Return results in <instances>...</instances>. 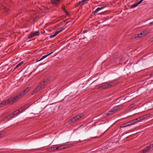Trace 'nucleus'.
<instances>
[{"label":"nucleus","instance_id":"1","mask_svg":"<svg viewBox=\"0 0 153 153\" xmlns=\"http://www.w3.org/2000/svg\"><path fill=\"white\" fill-rule=\"evenodd\" d=\"M22 93H19L15 97H11L9 98L6 100H8V104H10L11 105L13 104L16 101L19 100V99L22 98Z\"/></svg>","mask_w":153,"mask_h":153},{"label":"nucleus","instance_id":"2","mask_svg":"<svg viewBox=\"0 0 153 153\" xmlns=\"http://www.w3.org/2000/svg\"><path fill=\"white\" fill-rule=\"evenodd\" d=\"M120 109V108L119 106H117L113 108L111 111L108 112L110 114V115L116 112L118 110Z\"/></svg>","mask_w":153,"mask_h":153},{"label":"nucleus","instance_id":"3","mask_svg":"<svg viewBox=\"0 0 153 153\" xmlns=\"http://www.w3.org/2000/svg\"><path fill=\"white\" fill-rule=\"evenodd\" d=\"M153 147V144H151L149 146L146 147L144 149L141 150L140 152L141 153H146Z\"/></svg>","mask_w":153,"mask_h":153},{"label":"nucleus","instance_id":"4","mask_svg":"<svg viewBox=\"0 0 153 153\" xmlns=\"http://www.w3.org/2000/svg\"><path fill=\"white\" fill-rule=\"evenodd\" d=\"M49 81V79L47 78L46 79H44L43 81L42 82L40 85L37 87H39L40 89L43 87H44L45 85Z\"/></svg>","mask_w":153,"mask_h":153},{"label":"nucleus","instance_id":"5","mask_svg":"<svg viewBox=\"0 0 153 153\" xmlns=\"http://www.w3.org/2000/svg\"><path fill=\"white\" fill-rule=\"evenodd\" d=\"M105 7H99L97 8L95 10L93 11L92 13V14L93 15H95L98 11H99L100 10L104 9Z\"/></svg>","mask_w":153,"mask_h":153},{"label":"nucleus","instance_id":"6","mask_svg":"<svg viewBox=\"0 0 153 153\" xmlns=\"http://www.w3.org/2000/svg\"><path fill=\"white\" fill-rule=\"evenodd\" d=\"M30 87H28L24 89L22 92H20V93H22V95L23 96L24 95H25L26 93H27L30 90Z\"/></svg>","mask_w":153,"mask_h":153},{"label":"nucleus","instance_id":"7","mask_svg":"<svg viewBox=\"0 0 153 153\" xmlns=\"http://www.w3.org/2000/svg\"><path fill=\"white\" fill-rule=\"evenodd\" d=\"M63 0H51V3L53 4H57L62 1Z\"/></svg>","mask_w":153,"mask_h":153},{"label":"nucleus","instance_id":"8","mask_svg":"<svg viewBox=\"0 0 153 153\" xmlns=\"http://www.w3.org/2000/svg\"><path fill=\"white\" fill-rule=\"evenodd\" d=\"M8 100H6L0 103V107L1 106H4L7 104H8Z\"/></svg>","mask_w":153,"mask_h":153},{"label":"nucleus","instance_id":"9","mask_svg":"<svg viewBox=\"0 0 153 153\" xmlns=\"http://www.w3.org/2000/svg\"><path fill=\"white\" fill-rule=\"evenodd\" d=\"M67 27V26L64 27H62L61 28H59L58 29L59 30L56 31L55 33H56L57 34L58 33L60 32L61 31L63 30L64 29H65L66 27Z\"/></svg>","mask_w":153,"mask_h":153},{"label":"nucleus","instance_id":"10","mask_svg":"<svg viewBox=\"0 0 153 153\" xmlns=\"http://www.w3.org/2000/svg\"><path fill=\"white\" fill-rule=\"evenodd\" d=\"M3 10L4 12L6 14H8L9 12V9L7 8L4 7L3 8Z\"/></svg>","mask_w":153,"mask_h":153},{"label":"nucleus","instance_id":"11","mask_svg":"<svg viewBox=\"0 0 153 153\" xmlns=\"http://www.w3.org/2000/svg\"><path fill=\"white\" fill-rule=\"evenodd\" d=\"M27 105H24L22 106L21 108H19L18 110H19V112H21L22 110H24L25 108H27Z\"/></svg>","mask_w":153,"mask_h":153},{"label":"nucleus","instance_id":"12","mask_svg":"<svg viewBox=\"0 0 153 153\" xmlns=\"http://www.w3.org/2000/svg\"><path fill=\"white\" fill-rule=\"evenodd\" d=\"M40 90V88L39 87H37L32 92V95H33L35 93L37 92L39 90Z\"/></svg>","mask_w":153,"mask_h":153},{"label":"nucleus","instance_id":"13","mask_svg":"<svg viewBox=\"0 0 153 153\" xmlns=\"http://www.w3.org/2000/svg\"><path fill=\"white\" fill-rule=\"evenodd\" d=\"M130 125L128 124V123H126L123 124L122 125L120 126V128H124L125 127H126L129 126H130Z\"/></svg>","mask_w":153,"mask_h":153},{"label":"nucleus","instance_id":"14","mask_svg":"<svg viewBox=\"0 0 153 153\" xmlns=\"http://www.w3.org/2000/svg\"><path fill=\"white\" fill-rule=\"evenodd\" d=\"M98 88L99 89H107V88L106 87V84L102 86H99Z\"/></svg>","mask_w":153,"mask_h":153},{"label":"nucleus","instance_id":"15","mask_svg":"<svg viewBox=\"0 0 153 153\" xmlns=\"http://www.w3.org/2000/svg\"><path fill=\"white\" fill-rule=\"evenodd\" d=\"M65 147L63 146H61L58 147H55L56 150H58L65 149Z\"/></svg>","mask_w":153,"mask_h":153},{"label":"nucleus","instance_id":"16","mask_svg":"<svg viewBox=\"0 0 153 153\" xmlns=\"http://www.w3.org/2000/svg\"><path fill=\"white\" fill-rule=\"evenodd\" d=\"M77 120H77V118L76 117V116H75L73 118H71V119L70 121H71V122L72 123V122H74V121H76Z\"/></svg>","mask_w":153,"mask_h":153},{"label":"nucleus","instance_id":"17","mask_svg":"<svg viewBox=\"0 0 153 153\" xmlns=\"http://www.w3.org/2000/svg\"><path fill=\"white\" fill-rule=\"evenodd\" d=\"M107 88L110 87H111L114 86V84L112 83H110L109 84H106Z\"/></svg>","mask_w":153,"mask_h":153},{"label":"nucleus","instance_id":"18","mask_svg":"<svg viewBox=\"0 0 153 153\" xmlns=\"http://www.w3.org/2000/svg\"><path fill=\"white\" fill-rule=\"evenodd\" d=\"M11 117H12L11 116L10 114L7 116L6 117H5L4 119L3 120H8L9 119H10Z\"/></svg>","mask_w":153,"mask_h":153},{"label":"nucleus","instance_id":"19","mask_svg":"<svg viewBox=\"0 0 153 153\" xmlns=\"http://www.w3.org/2000/svg\"><path fill=\"white\" fill-rule=\"evenodd\" d=\"M146 117H147V115H145L144 116L138 117V119H139V120L140 121L142 120H143Z\"/></svg>","mask_w":153,"mask_h":153},{"label":"nucleus","instance_id":"20","mask_svg":"<svg viewBox=\"0 0 153 153\" xmlns=\"http://www.w3.org/2000/svg\"><path fill=\"white\" fill-rule=\"evenodd\" d=\"M127 123L128 124L130 125V126L131 125L133 124L134 123H135V122H134V120H131Z\"/></svg>","mask_w":153,"mask_h":153},{"label":"nucleus","instance_id":"21","mask_svg":"<svg viewBox=\"0 0 153 153\" xmlns=\"http://www.w3.org/2000/svg\"><path fill=\"white\" fill-rule=\"evenodd\" d=\"M23 63V62H21L19 64H18L16 66L15 68V69H16L18 68Z\"/></svg>","mask_w":153,"mask_h":153},{"label":"nucleus","instance_id":"22","mask_svg":"<svg viewBox=\"0 0 153 153\" xmlns=\"http://www.w3.org/2000/svg\"><path fill=\"white\" fill-rule=\"evenodd\" d=\"M89 0H82L81 1V2L82 3V5L84 4L85 3H87V2Z\"/></svg>","mask_w":153,"mask_h":153},{"label":"nucleus","instance_id":"23","mask_svg":"<svg viewBox=\"0 0 153 153\" xmlns=\"http://www.w3.org/2000/svg\"><path fill=\"white\" fill-rule=\"evenodd\" d=\"M48 150L49 151L56 150L55 147L49 148L48 149Z\"/></svg>","mask_w":153,"mask_h":153},{"label":"nucleus","instance_id":"24","mask_svg":"<svg viewBox=\"0 0 153 153\" xmlns=\"http://www.w3.org/2000/svg\"><path fill=\"white\" fill-rule=\"evenodd\" d=\"M34 36V34L32 32L30 35L28 36V38L30 39Z\"/></svg>","mask_w":153,"mask_h":153},{"label":"nucleus","instance_id":"25","mask_svg":"<svg viewBox=\"0 0 153 153\" xmlns=\"http://www.w3.org/2000/svg\"><path fill=\"white\" fill-rule=\"evenodd\" d=\"M80 4L82 5V3L81 2V1H79L75 5V6L76 7H77L78 6H79Z\"/></svg>","mask_w":153,"mask_h":153},{"label":"nucleus","instance_id":"26","mask_svg":"<svg viewBox=\"0 0 153 153\" xmlns=\"http://www.w3.org/2000/svg\"><path fill=\"white\" fill-rule=\"evenodd\" d=\"M138 6V5L137 4V3L134 4L133 5H132L131 7H130V8L131 9L134 7H135L137 6Z\"/></svg>","mask_w":153,"mask_h":153},{"label":"nucleus","instance_id":"27","mask_svg":"<svg viewBox=\"0 0 153 153\" xmlns=\"http://www.w3.org/2000/svg\"><path fill=\"white\" fill-rule=\"evenodd\" d=\"M47 57V56L46 55L44 56H43L41 58H40L39 60H38L37 61H40L42 59H44V58H45L46 57Z\"/></svg>","mask_w":153,"mask_h":153},{"label":"nucleus","instance_id":"28","mask_svg":"<svg viewBox=\"0 0 153 153\" xmlns=\"http://www.w3.org/2000/svg\"><path fill=\"white\" fill-rule=\"evenodd\" d=\"M35 36H38L39 35V31H36L33 33Z\"/></svg>","mask_w":153,"mask_h":153},{"label":"nucleus","instance_id":"29","mask_svg":"<svg viewBox=\"0 0 153 153\" xmlns=\"http://www.w3.org/2000/svg\"><path fill=\"white\" fill-rule=\"evenodd\" d=\"M57 34H56V33L55 32L54 34L53 35H51L49 37L50 38H52L53 37H55L56 36Z\"/></svg>","mask_w":153,"mask_h":153},{"label":"nucleus","instance_id":"30","mask_svg":"<svg viewBox=\"0 0 153 153\" xmlns=\"http://www.w3.org/2000/svg\"><path fill=\"white\" fill-rule=\"evenodd\" d=\"M143 0H139L138 1L137 0L138 2L137 3V4L138 5L140 4Z\"/></svg>","mask_w":153,"mask_h":153},{"label":"nucleus","instance_id":"31","mask_svg":"<svg viewBox=\"0 0 153 153\" xmlns=\"http://www.w3.org/2000/svg\"><path fill=\"white\" fill-rule=\"evenodd\" d=\"M64 12L65 13V14L68 17L71 16V15L69 13H68V12L67 11V10L65 11Z\"/></svg>","mask_w":153,"mask_h":153},{"label":"nucleus","instance_id":"32","mask_svg":"<svg viewBox=\"0 0 153 153\" xmlns=\"http://www.w3.org/2000/svg\"><path fill=\"white\" fill-rule=\"evenodd\" d=\"M13 112L15 113L14 114H15L16 115L19 113V110H17L14 111Z\"/></svg>","mask_w":153,"mask_h":153},{"label":"nucleus","instance_id":"33","mask_svg":"<svg viewBox=\"0 0 153 153\" xmlns=\"http://www.w3.org/2000/svg\"><path fill=\"white\" fill-rule=\"evenodd\" d=\"M62 9L63 11L65 12V11H66V9L65 8V7L64 5H62Z\"/></svg>","mask_w":153,"mask_h":153},{"label":"nucleus","instance_id":"34","mask_svg":"<svg viewBox=\"0 0 153 153\" xmlns=\"http://www.w3.org/2000/svg\"><path fill=\"white\" fill-rule=\"evenodd\" d=\"M38 19V17H35L33 19V22H36L37 21V20Z\"/></svg>","mask_w":153,"mask_h":153},{"label":"nucleus","instance_id":"35","mask_svg":"<svg viewBox=\"0 0 153 153\" xmlns=\"http://www.w3.org/2000/svg\"><path fill=\"white\" fill-rule=\"evenodd\" d=\"M140 34L141 36H142V35H143V34H144V35H145L147 34V33H145V32H144V31L142 32Z\"/></svg>","mask_w":153,"mask_h":153},{"label":"nucleus","instance_id":"36","mask_svg":"<svg viewBox=\"0 0 153 153\" xmlns=\"http://www.w3.org/2000/svg\"><path fill=\"white\" fill-rule=\"evenodd\" d=\"M53 51H52L50 53H49V52H48L47 53V54L46 55L47 56L50 55L51 54H52L53 53Z\"/></svg>","mask_w":153,"mask_h":153},{"label":"nucleus","instance_id":"37","mask_svg":"<svg viewBox=\"0 0 153 153\" xmlns=\"http://www.w3.org/2000/svg\"><path fill=\"white\" fill-rule=\"evenodd\" d=\"M134 122H135V123L137 122H138V121H140V120H139L138 118L135 119H134Z\"/></svg>","mask_w":153,"mask_h":153},{"label":"nucleus","instance_id":"38","mask_svg":"<svg viewBox=\"0 0 153 153\" xmlns=\"http://www.w3.org/2000/svg\"><path fill=\"white\" fill-rule=\"evenodd\" d=\"M76 116V117H77V120H79L81 118V116L80 115H78Z\"/></svg>","mask_w":153,"mask_h":153},{"label":"nucleus","instance_id":"39","mask_svg":"<svg viewBox=\"0 0 153 153\" xmlns=\"http://www.w3.org/2000/svg\"><path fill=\"white\" fill-rule=\"evenodd\" d=\"M141 36H141V35H140V34L139 33V34H137V36H135V38H137V37L138 38H140V37H141Z\"/></svg>","mask_w":153,"mask_h":153},{"label":"nucleus","instance_id":"40","mask_svg":"<svg viewBox=\"0 0 153 153\" xmlns=\"http://www.w3.org/2000/svg\"><path fill=\"white\" fill-rule=\"evenodd\" d=\"M15 113L13 112L11 113L10 114L11 115H12V117H13V116H15V115H16V114H14Z\"/></svg>","mask_w":153,"mask_h":153},{"label":"nucleus","instance_id":"41","mask_svg":"<svg viewBox=\"0 0 153 153\" xmlns=\"http://www.w3.org/2000/svg\"><path fill=\"white\" fill-rule=\"evenodd\" d=\"M87 32V30H84V31L83 32V33H86Z\"/></svg>","mask_w":153,"mask_h":153},{"label":"nucleus","instance_id":"42","mask_svg":"<svg viewBox=\"0 0 153 153\" xmlns=\"http://www.w3.org/2000/svg\"><path fill=\"white\" fill-rule=\"evenodd\" d=\"M103 117H108L107 115L106 114V113H105L104 114Z\"/></svg>","mask_w":153,"mask_h":153},{"label":"nucleus","instance_id":"43","mask_svg":"<svg viewBox=\"0 0 153 153\" xmlns=\"http://www.w3.org/2000/svg\"><path fill=\"white\" fill-rule=\"evenodd\" d=\"M4 135V134L3 133H0V137Z\"/></svg>","mask_w":153,"mask_h":153},{"label":"nucleus","instance_id":"44","mask_svg":"<svg viewBox=\"0 0 153 153\" xmlns=\"http://www.w3.org/2000/svg\"><path fill=\"white\" fill-rule=\"evenodd\" d=\"M150 40L151 41H153V37L150 39Z\"/></svg>","mask_w":153,"mask_h":153},{"label":"nucleus","instance_id":"45","mask_svg":"<svg viewBox=\"0 0 153 153\" xmlns=\"http://www.w3.org/2000/svg\"><path fill=\"white\" fill-rule=\"evenodd\" d=\"M106 114L107 115V116H108L110 115V114L108 113V112L106 113Z\"/></svg>","mask_w":153,"mask_h":153},{"label":"nucleus","instance_id":"46","mask_svg":"<svg viewBox=\"0 0 153 153\" xmlns=\"http://www.w3.org/2000/svg\"><path fill=\"white\" fill-rule=\"evenodd\" d=\"M106 114L107 115V116H108L110 115V114L108 113V112L106 113Z\"/></svg>","mask_w":153,"mask_h":153},{"label":"nucleus","instance_id":"47","mask_svg":"<svg viewBox=\"0 0 153 153\" xmlns=\"http://www.w3.org/2000/svg\"><path fill=\"white\" fill-rule=\"evenodd\" d=\"M15 69V68L13 69V70H12V69L11 71L13 72L15 69Z\"/></svg>","mask_w":153,"mask_h":153},{"label":"nucleus","instance_id":"48","mask_svg":"<svg viewBox=\"0 0 153 153\" xmlns=\"http://www.w3.org/2000/svg\"><path fill=\"white\" fill-rule=\"evenodd\" d=\"M153 76V73L151 74L150 75V76L152 77V76Z\"/></svg>","mask_w":153,"mask_h":153},{"label":"nucleus","instance_id":"49","mask_svg":"<svg viewBox=\"0 0 153 153\" xmlns=\"http://www.w3.org/2000/svg\"><path fill=\"white\" fill-rule=\"evenodd\" d=\"M150 24L151 25L153 24V21L150 23Z\"/></svg>","mask_w":153,"mask_h":153},{"label":"nucleus","instance_id":"50","mask_svg":"<svg viewBox=\"0 0 153 153\" xmlns=\"http://www.w3.org/2000/svg\"><path fill=\"white\" fill-rule=\"evenodd\" d=\"M146 115H147V117H148V116H149V114H146Z\"/></svg>","mask_w":153,"mask_h":153},{"label":"nucleus","instance_id":"51","mask_svg":"<svg viewBox=\"0 0 153 153\" xmlns=\"http://www.w3.org/2000/svg\"><path fill=\"white\" fill-rule=\"evenodd\" d=\"M67 20H64V21L63 22H65L67 21Z\"/></svg>","mask_w":153,"mask_h":153},{"label":"nucleus","instance_id":"52","mask_svg":"<svg viewBox=\"0 0 153 153\" xmlns=\"http://www.w3.org/2000/svg\"><path fill=\"white\" fill-rule=\"evenodd\" d=\"M62 23L63 22H62V23H60V24H62Z\"/></svg>","mask_w":153,"mask_h":153},{"label":"nucleus","instance_id":"53","mask_svg":"<svg viewBox=\"0 0 153 153\" xmlns=\"http://www.w3.org/2000/svg\"><path fill=\"white\" fill-rule=\"evenodd\" d=\"M37 149L36 148H34V149Z\"/></svg>","mask_w":153,"mask_h":153},{"label":"nucleus","instance_id":"54","mask_svg":"<svg viewBox=\"0 0 153 153\" xmlns=\"http://www.w3.org/2000/svg\"><path fill=\"white\" fill-rule=\"evenodd\" d=\"M96 137H93L92 138H95Z\"/></svg>","mask_w":153,"mask_h":153},{"label":"nucleus","instance_id":"55","mask_svg":"<svg viewBox=\"0 0 153 153\" xmlns=\"http://www.w3.org/2000/svg\"><path fill=\"white\" fill-rule=\"evenodd\" d=\"M79 142H81V141L80 140H79Z\"/></svg>","mask_w":153,"mask_h":153},{"label":"nucleus","instance_id":"56","mask_svg":"<svg viewBox=\"0 0 153 153\" xmlns=\"http://www.w3.org/2000/svg\"><path fill=\"white\" fill-rule=\"evenodd\" d=\"M82 140V141H83V140Z\"/></svg>","mask_w":153,"mask_h":153},{"label":"nucleus","instance_id":"57","mask_svg":"<svg viewBox=\"0 0 153 153\" xmlns=\"http://www.w3.org/2000/svg\"><path fill=\"white\" fill-rule=\"evenodd\" d=\"M67 24V23H66V24H65V25H66V24Z\"/></svg>","mask_w":153,"mask_h":153},{"label":"nucleus","instance_id":"58","mask_svg":"<svg viewBox=\"0 0 153 153\" xmlns=\"http://www.w3.org/2000/svg\"><path fill=\"white\" fill-rule=\"evenodd\" d=\"M139 0H138V1Z\"/></svg>","mask_w":153,"mask_h":153}]
</instances>
